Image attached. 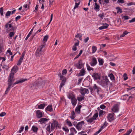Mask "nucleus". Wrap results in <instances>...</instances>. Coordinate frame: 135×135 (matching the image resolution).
<instances>
[{
    "label": "nucleus",
    "mask_w": 135,
    "mask_h": 135,
    "mask_svg": "<svg viewBox=\"0 0 135 135\" xmlns=\"http://www.w3.org/2000/svg\"><path fill=\"white\" fill-rule=\"evenodd\" d=\"M27 80V79H22L17 81L13 83L15 81V79L13 78V74H10L9 78L8 81V87L6 89L5 94H7L10 90L11 88L13 87L14 85L23 82Z\"/></svg>",
    "instance_id": "1"
},
{
    "label": "nucleus",
    "mask_w": 135,
    "mask_h": 135,
    "mask_svg": "<svg viewBox=\"0 0 135 135\" xmlns=\"http://www.w3.org/2000/svg\"><path fill=\"white\" fill-rule=\"evenodd\" d=\"M58 125L57 122L56 121H54L51 124V128H50V124H49L47 126L46 129L47 131L50 132L51 131H52L56 127H57Z\"/></svg>",
    "instance_id": "2"
},
{
    "label": "nucleus",
    "mask_w": 135,
    "mask_h": 135,
    "mask_svg": "<svg viewBox=\"0 0 135 135\" xmlns=\"http://www.w3.org/2000/svg\"><path fill=\"white\" fill-rule=\"evenodd\" d=\"M109 83L110 82L107 76L104 77L100 82V85L105 88L108 87V85Z\"/></svg>",
    "instance_id": "3"
},
{
    "label": "nucleus",
    "mask_w": 135,
    "mask_h": 135,
    "mask_svg": "<svg viewBox=\"0 0 135 135\" xmlns=\"http://www.w3.org/2000/svg\"><path fill=\"white\" fill-rule=\"evenodd\" d=\"M91 92H96L97 94H99V92L101 90V89L96 84H94L92 87H90L89 88Z\"/></svg>",
    "instance_id": "4"
},
{
    "label": "nucleus",
    "mask_w": 135,
    "mask_h": 135,
    "mask_svg": "<svg viewBox=\"0 0 135 135\" xmlns=\"http://www.w3.org/2000/svg\"><path fill=\"white\" fill-rule=\"evenodd\" d=\"M44 46L42 45H41L37 49L35 52V55L37 58H39L40 56L43 54L44 52L42 50V49Z\"/></svg>",
    "instance_id": "5"
},
{
    "label": "nucleus",
    "mask_w": 135,
    "mask_h": 135,
    "mask_svg": "<svg viewBox=\"0 0 135 135\" xmlns=\"http://www.w3.org/2000/svg\"><path fill=\"white\" fill-rule=\"evenodd\" d=\"M58 76L60 77V80H62L61 83L59 86L60 91H61V88L65 85L66 81V78L62 75L61 73H59L58 74Z\"/></svg>",
    "instance_id": "6"
},
{
    "label": "nucleus",
    "mask_w": 135,
    "mask_h": 135,
    "mask_svg": "<svg viewBox=\"0 0 135 135\" xmlns=\"http://www.w3.org/2000/svg\"><path fill=\"white\" fill-rule=\"evenodd\" d=\"M84 123V122L83 121L79 122L75 126L76 128L78 130H80Z\"/></svg>",
    "instance_id": "7"
},
{
    "label": "nucleus",
    "mask_w": 135,
    "mask_h": 135,
    "mask_svg": "<svg viewBox=\"0 0 135 135\" xmlns=\"http://www.w3.org/2000/svg\"><path fill=\"white\" fill-rule=\"evenodd\" d=\"M80 92L81 94L83 95L84 96L86 93H88L89 92L88 90L86 88L81 87L80 89Z\"/></svg>",
    "instance_id": "8"
},
{
    "label": "nucleus",
    "mask_w": 135,
    "mask_h": 135,
    "mask_svg": "<svg viewBox=\"0 0 135 135\" xmlns=\"http://www.w3.org/2000/svg\"><path fill=\"white\" fill-rule=\"evenodd\" d=\"M75 66L78 69H80L82 68L83 66L81 60H79L78 63L75 65Z\"/></svg>",
    "instance_id": "9"
},
{
    "label": "nucleus",
    "mask_w": 135,
    "mask_h": 135,
    "mask_svg": "<svg viewBox=\"0 0 135 135\" xmlns=\"http://www.w3.org/2000/svg\"><path fill=\"white\" fill-rule=\"evenodd\" d=\"M114 113H110L108 114L107 118L110 122L112 121L114 119Z\"/></svg>",
    "instance_id": "10"
},
{
    "label": "nucleus",
    "mask_w": 135,
    "mask_h": 135,
    "mask_svg": "<svg viewBox=\"0 0 135 135\" xmlns=\"http://www.w3.org/2000/svg\"><path fill=\"white\" fill-rule=\"evenodd\" d=\"M97 63V61L96 58L95 57H93L92 61L90 63L91 66H94Z\"/></svg>",
    "instance_id": "11"
},
{
    "label": "nucleus",
    "mask_w": 135,
    "mask_h": 135,
    "mask_svg": "<svg viewBox=\"0 0 135 135\" xmlns=\"http://www.w3.org/2000/svg\"><path fill=\"white\" fill-rule=\"evenodd\" d=\"M85 70L83 68L80 71V72L78 75L79 76H83L85 74Z\"/></svg>",
    "instance_id": "12"
},
{
    "label": "nucleus",
    "mask_w": 135,
    "mask_h": 135,
    "mask_svg": "<svg viewBox=\"0 0 135 135\" xmlns=\"http://www.w3.org/2000/svg\"><path fill=\"white\" fill-rule=\"evenodd\" d=\"M92 76L94 78V79L95 80L99 79L100 78V75L98 73H94Z\"/></svg>",
    "instance_id": "13"
},
{
    "label": "nucleus",
    "mask_w": 135,
    "mask_h": 135,
    "mask_svg": "<svg viewBox=\"0 0 135 135\" xmlns=\"http://www.w3.org/2000/svg\"><path fill=\"white\" fill-rule=\"evenodd\" d=\"M36 116L38 118H40L43 117V113L40 110H38L36 112Z\"/></svg>",
    "instance_id": "14"
},
{
    "label": "nucleus",
    "mask_w": 135,
    "mask_h": 135,
    "mask_svg": "<svg viewBox=\"0 0 135 135\" xmlns=\"http://www.w3.org/2000/svg\"><path fill=\"white\" fill-rule=\"evenodd\" d=\"M71 100V103L73 106H75L76 105L77 103V100L76 99L75 97H73L72 98Z\"/></svg>",
    "instance_id": "15"
},
{
    "label": "nucleus",
    "mask_w": 135,
    "mask_h": 135,
    "mask_svg": "<svg viewBox=\"0 0 135 135\" xmlns=\"http://www.w3.org/2000/svg\"><path fill=\"white\" fill-rule=\"evenodd\" d=\"M112 110L114 112H118L119 110L118 105L117 104L115 105L112 109Z\"/></svg>",
    "instance_id": "16"
},
{
    "label": "nucleus",
    "mask_w": 135,
    "mask_h": 135,
    "mask_svg": "<svg viewBox=\"0 0 135 135\" xmlns=\"http://www.w3.org/2000/svg\"><path fill=\"white\" fill-rule=\"evenodd\" d=\"M49 120V119L42 118L40 119L39 120V122H40L41 124H42L46 122Z\"/></svg>",
    "instance_id": "17"
},
{
    "label": "nucleus",
    "mask_w": 135,
    "mask_h": 135,
    "mask_svg": "<svg viewBox=\"0 0 135 135\" xmlns=\"http://www.w3.org/2000/svg\"><path fill=\"white\" fill-rule=\"evenodd\" d=\"M18 69V67L17 66H14L11 70V73L10 74H13L14 75V73H16L17 72Z\"/></svg>",
    "instance_id": "18"
},
{
    "label": "nucleus",
    "mask_w": 135,
    "mask_h": 135,
    "mask_svg": "<svg viewBox=\"0 0 135 135\" xmlns=\"http://www.w3.org/2000/svg\"><path fill=\"white\" fill-rule=\"evenodd\" d=\"M82 106L79 105L77 106L75 109L76 112L78 114H79L80 112V108Z\"/></svg>",
    "instance_id": "19"
},
{
    "label": "nucleus",
    "mask_w": 135,
    "mask_h": 135,
    "mask_svg": "<svg viewBox=\"0 0 135 135\" xmlns=\"http://www.w3.org/2000/svg\"><path fill=\"white\" fill-rule=\"evenodd\" d=\"M108 24L107 23H105L103 24V26L99 27V29L100 30H102L107 28L108 26Z\"/></svg>",
    "instance_id": "20"
},
{
    "label": "nucleus",
    "mask_w": 135,
    "mask_h": 135,
    "mask_svg": "<svg viewBox=\"0 0 135 135\" xmlns=\"http://www.w3.org/2000/svg\"><path fill=\"white\" fill-rule=\"evenodd\" d=\"M52 105H48L47 107L45 108V110L46 111H49L50 112H52L53 111V108L52 107Z\"/></svg>",
    "instance_id": "21"
},
{
    "label": "nucleus",
    "mask_w": 135,
    "mask_h": 135,
    "mask_svg": "<svg viewBox=\"0 0 135 135\" xmlns=\"http://www.w3.org/2000/svg\"><path fill=\"white\" fill-rule=\"evenodd\" d=\"M70 130L71 132V133L69 135H74V134H75L77 133L74 127L71 128Z\"/></svg>",
    "instance_id": "22"
},
{
    "label": "nucleus",
    "mask_w": 135,
    "mask_h": 135,
    "mask_svg": "<svg viewBox=\"0 0 135 135\" xmlns=\"http://www.w3.org/2000/svg\"><path fill=\"white\" fill-rule=\"evenodd\" d=\"M76 117L75 113L74 111H72L70 114V117L72 119H74Z\"/></svg>",
    "instance_id": "23"
},
{
    "label": "nucleus",
    "mask_w": 135,
    "mask_h": 135,
    "mask_svg": "<svg viewBox=\"0 0 135 135\" xmlns=\"http://www.w3.org/2000/svg\"><path fill=\"white\" fill-rule=\"evenodd\" d=\"M85 98L84 96H81L80 97H77V99L78 101L79 102H81L82 100H83Z\"/></svg>",
    "instance_id": "24"
},
{
    "label": "nucleus",
    "mask_w": 135,
    "mask_h": 135,
    "mask_svg": "<svg viewBox=\"0 0 135 135\" xmlns=\"http://www.w3.org/2000/svg\"><path fill=\"white\" fill-rule=\"evenodd\" d=\"M45 106V104L44 103H43L39 105H38V109H43L44 108Z\"/></svg>",
    "instance_id": "25"
},
{
    "label": "nucleus",
    "mask_w": 135,
    "mask_h": 135,
    "mask_svg": "<svg viewBox=\"0 0 135 135\" xmlns=\"http://www.w3.org/2000/svg\"><path fill=\"white\" fill-rule=\"evenodd\" d=\"M98 61L99 65H103L104 62V60L103 59L99 58L98 59Z\"/></svg>",
    "instance_id": "26"
},
{
    "label": "nucleus",
    "mask_w": 135,
    "mask_h": 135,
    "mask_svg": "<svg viewBox=\"0 0 135 135\" xmlns=\"http://www.w3.org/2000/svg\"><path fill=\"white\" fill-rule=\"evenodd\" d=\"M23 58V57L21 56L20 57V59H19L18 62L17 63V64L18 65H21V63L22 62Z\"/></svg>",
    "instance_id": "27"
},
{
    "label": "nucleus",
    "mask_w": 135,
    "mask_h": 135,
    "mask_svg": "<svg viewBox=\"0 0 135 135\" xmlns=\"http://www.w3.org/2000/svg\"><path fill=\"white\" fill-rule=\"evenodd\" d=\"M109 77L110 78V79L112 80H115V77L114 75L112 73L108 75Z\"/></svg>",
    "instance_id": "28"
},
{
    "label": "nucleus",
    "mask_w": 135,
    "mask_h": 135,
    "mask_svg": "<svg viewBox=\"0 0 135 135\" xmlns=\"http://www.w3.org/2000/svg\"><path fill=\"white\" fill-rule=\"evenodd\" d=\"M66 123L67 124L69 127H71L73 126V124L71 122L69 121L68 119H67L66 120Z\"/></svg>",
    "instance_id": "29"
},
{
    "label": "nucleus",
    "mask_w": 135,
    "mask_h": 135,
    "mask_svg": "<svg viewBox=\"0 0 135 135\" xmlns=\"http://www.w3.org/2000/svg\"><path fill=\"white\" fill-rule=\"evenodd\" d=\"M95 7L94 8V9L96 10L97 11H98L99 10V6L96 3H95Z\"/></svg>",
    "instance_id": "30"
},
{
    "label": "nucleus",
    "mask_w": 135,
    "mask_h": 135,
    "mask_svg": "<svg viewBox=\"0 0 135 135\" xmlns=\"http://www.w3.org/2000/svg\"><path fill=\"white\" fill-rule=\"evenodd\" d=\"M38 80L40 81V84L41 83V86H43L45 84V82L44 81H42L41 82L40 81V80H42V79L41 78H39L38 79Z\"/></svg>",
    "instance_id": "31"
},
{
    "label": "nucleus",
    "mask_w": 135,
    "mask_h": 135,
    "mask_svg": "<svg viewBox=\"0 0 135 135\" xmlns=\"http://www.w3.org/2000/svg\"><path fill=\"white\" fill-rule=\"evenodd\" d=\"M92 52L93 53H94L97 50V48L96 46H92Z\"/></svg>",
    "instance_id": "32"
},
{
    "label": "nucleus",
    "mask_w": 135,
    "mask_h": 135,
    "mask_svg": "<svg viewBox=\"0 0 135 135\" xmlns=\"http://www.w3.org/2000/svg\"><path fill=\"white\" fill-rule=\"evenodd\" d=\"M116 9L117 10V13H118L119 12L122 13V9L120 8L119 7H116Z\"/></svg>",
    "instance_id": "33"
},
{
    "label": "nucleus",
    "mask_w": 135,
    "mask_h": 135,
    "mask_svg": "<svg viewBox=\"0 0 135 135\" xmlns=\"http://www.w3.org/2000/svg\"><path fill=\"white\" fill-rule=\"evenodd\" d=\"M108 123L106 121H105L104 123V125L102 126L100 129H101L102 130L103 128H105L107 126Z\"/></svg>",
    "instance_id": "34"
},
{
    "label": "nucleus",
    "mask_w": 135,
    "mask_h": 135,
    "mask_svg": "<svg viewBox=\"0 0 135 135\" xmlns=\"http://www.w3.org/2000/svg\"><path fill=\"white\" fill-rule=\"evenodd\" d=\"M33 30V29H32L30 32L28 34L27 36L26 37L25 39V40H27L28 37L30 36V35H31L32 31Z\"/></svg>",
    "instance_id": "35"
},
{
    "label": "nucleus",
    "mask_w": 135,
    "mask_h": 135,
    "mask_svg": "<svg viewBox=\"0 0 135 135\" xmlns=\"http://www.w3.org/2000/svg\"><path fill=\"white\" fill-rule=\"evenodd\" d=\"M98 113H96L94 114L93 116L92 117L94 120L96 119V118L98 117Z\"/></svg>",
    "instance_id": "36"
},
{
    "label": "nucleus",
    "mask_w": 135,
    "mask_h": 135,
    "mask_svg": "<svg viewBox=\"0 0 135 135\" xmlns=\"http://www.w3.org/2000/svg\"><path fill=\"white\" fill-rule=\"evenodd\" d=\"M11 12L9 11H8L6 14V16L8 18V17H9L11 14Z\"/></svg>",
    "instance_id": "37"
},
{
    "label": "nucleus",
    "mask_w": 135,
    "mask_h": 135,
    "mask_svg": "<svg viewBox=\"0 0 135 135\" xmlns=\"http://www.w3.org/2000/svg\"><path fill=\"white\" fill-rule=\"evenodd\" d=\"M86 66L88 70L90 71L91 70H93V68H91L90 66L87 64H86Z\"/></svg>",
    "instance_id": "38"
},
{
    "label": "nucleus",
    "mask_w": 135,
    "mask_h": 135,
    "mask_svg": "<svg viewBox=\"0 0 135 135\" xmlns=\"http://www.w3.org/2000/svg\"><path fill=\"white\" fill-rule=\"evenodd\" d=\"M32 130L34 132H36L38 129V128H37L34 126H32Z\"/></svg>",
    "instance_id": "39"
},
{
    "label": "nucleus",
    "mask_w": 135,
    "mask_h": 135,
    "mask_svg": "<svg viewBox=\"0 0 135 135\" xmlns=\"http://www.w3.org/2000/svg\"><path fill=\"white\" fill-rule=\"evenodd\" d=\"M48 38L49 36L48 35H46L44 37L43 39L44 41L45 42H46L47 41V40L48 39Z\"/></svg>",
    "instance_id": "40"
},
{
    "label": "nucleus",
    "mask_w": 135,
    "mask_h": 135,
    "mask_svg": "<svg viewBox=\"0 0 135 135\" xmlns=\"http://www.w3.org/2000/svg\"><path fill=\"white\" fill-rule=\"evenodd\" d=\"M94 120L92 117L90 118L87 120L86 121L88 122L91 123Z\"/></svg>",
    "instance_id": "41"
},
{
    "label": "nucleus",
    "mask_w": 135,
    "mask_h": 135,
    "mask_svg": "<svg viewBox=\"0 0 135 135\" xmlns=\"http://www.w3.org/2000/svg\"><path fill=\"white\" fill-rule=\"evenodd\" d=\"M132 131V130L131 129H130L126 133H125L123 135H129Z\"/></svg>",
    "instance_id": "42"
},
{
    "label": "nucleus",
    "mask_w": 135,
    "mask_h": 135,
    "mask_svg": "<svg viewBox=\"0 0 135 135\" xmlns=\"http://www.w3.org/2000/svg\"><path fill=\"white\" fill-rule=\"evenodd\" d=\"M67 73V71L66 69H64L62 71V74L63 75H65Z\"/></svg>",
    "instance_id": "43"
},
{
    "label": "nucleus",
    "mask_w": 135,
    "mask_h": 135,
    "mask_svg": "<svg viewBox=\"0 0 135 135\" xmlns=\"http://www.w3.org/2000/svg\"><path fill=\"white\" fill-rule=\"evenodd\" d=\"M129 18V17L127 16H124L122 17V18L124 20H128Z\"/></svg>",
    "instance_id": "44"
},
{
    "label": "nucleus",
    "mask_w": 135,
    "mask_h": 135,
    "mask_svg": "<svg viewBox=\"0 0 135 135\" xmlns=\"http://www.w3.org/2000/svg\"><path fill=\"white\" fill-rule=\"evenodd\" d=\"M123 77H124V80H126L128 79L127 74L126 73H124V74Z\"/></svg>",
    "instance_id": "45"
},
{
    "label": "nucleus",
    "mask_w": 135,
    "mask_h": 135,
    "mask_svg": "<svg viewBox=\"0 0 135 135\" xmlns=\"http://www.w3.org/2000/svg\"><path fill=\"white\" fill-rule=\"evenodd\" d=\"M102 2L103 4H105V3H108L109 2V0H105L104 1L102 0Z\"/></svg>",
    "instance_id": "46"
},
{
    "label": "nucleus",
    "mask_w": 135,
    "mask_h": 135,
    "mask_svg": "<svg viewBox=\"0 0 135 135\" xmlns=\"http://www.w3.org/2000/svg\"><path fill=\"white\" fill-rule=\"evenodd\" d=\"M83 79V78H80L79 79V80L78 81V84L79 85L81 83Z\"/></svg>",
    "instance_id": "47"
},
{
    "label": "nucleus",
    "mask_w": 135,
    "mask_h": 135,
    "mask_svg": "<svg viewBox=\"0 0 135 135\" xmlns=\"http://www.w3.org/2000/svg\"><path fill=\"white\" fill-rule=\"evenodd\" d=\"M62 129L67 132H68L69 131V129L67 127H63Z\"/></svg>",
    "instance_id": "48"
},
{
    "label": "nucleus",
    "mask_w": 135,
    "mask_h": 135,
    "mask_svg": "<svg viewBox=\"0 0 135 135\" xmlns=\"http://www.w3.org/2000/svg\"><path fill=\"white\" fill-rule=\"evenodd\" d=\"M15 33L14 32H10L9 34V36L10 37H12L14 35Z\"/></svg>",
    "instance_id": "49"
},
{
    "label": "nucleus",
    "mask_w": 135,
    "mask_h": 135,
    "mask_svg": "<svg viewBox=\"0 0 135 135\" xmlns=\"http://www.w3.org/2000/svg\"><path fill=\"white\" fill-rule=\"evenodd\" d=\"M79 4L80 3H75V6L74 8V9H75L77 8H78V6L79 5Z\"/></svg>",
    "instance_id": "50"
},
{
    "label": "nucleus",
    "mask_w": 135,
    "mask_h": 135,
    "mask_svg": "<svg viewBox=\"0 0 135 135\" xmlns=\"http://www.w3.org/2000/svg\"><path fill=\"white\" fill-rule=\"evenodd\" d=\"M24 129V127L21 126V127L19 131V133H21L22 131Z\"/></svg>",
    "instance_id": "51"
},
{
    "label": "nucleus",
    "mask_w": 135,
    "mask_h": 135,
    "mask_svg": "<svg viewBox=\"0 0 135 135\" xmlns=\"http://www.w3.org/2000/svg\"><path fill=\"white\" fill-rule=\"evenodd\" d=\"M0 13L1 16H3V11L2 7L0 8Z\"/></svg>",
    "instance_id": "52"
},
{
    "label": "nucleus",
    "mask_w": 135,
    "mask_h": 135,
    "mask_svg": "<svg viewBox=\"0 0 135 135\" xmlns=\"http://www.w3.org/2000/svg\"><path fill=\"white\" fill-rule=\"evenodd\" d=\"M106 107V106L103 104H102L100 106V108L102 109H104Z\"/></svg>",
    "instance_id": "53"
},
{
    "label": "nucleus",
    "mask_w": 135,
    "mask_h": 135,
    "mask_svg": "<svg viewBox=\"0 0 135 135\" xmlns=\"http://www.w3.org/2000/svg\"><path fill=\"white\" fill-rule=\"evenodd\" d=\"M6 113L4 112H2L0 114V117H2L5 115Z\"/></svg>",
    "instance_id": "54"
},
{
    "label": "nucleus",
    "mask_w": 135,
    "mask_h": 135,
    "mask_svg": "<svg viewBox=\"0 0 135 135\" xmlns=\"http://www.w3.org/2000/svg\"><path fill=\"white\" fill-rule=\"evenodd\" d=\"M103 110H100L99 111V116L100 117L103 114Z\"/></svg>",
    "instance_id": "55"
},
{
    "label": "nucleus",
    "mask_w": 135,
    "mask_h": 135,
    "mask_svg": "<svg viewBox=\"0 0 135 135\" xmlns=\"http://www.w3.org/2000/svg\"><path fill=\"white\" fill-rule=\"evenodd\" d=\"M49 1L50 3L49 5L51 6L53 4V2H54V0H49Z\"/></svg>",
    "instance_id": "56"
},
{
    "label": "nucleus",
    "mask_w": 135,
    "mask_h": 135,
    "mask_svg": "<svg viewBox=\"0 0 135 135\" xmlns=\"http://www.w3.org/2000/svg\"><path fill=\"white\" fill-rule=\"evenodd\" d=\"M73 97H73L72 95L70 94H69L68 96V98L69 99H71L72 98H73Z\"/></svg>",
    "instance_id": "57"
},
{
    "label": "nucleus",
    "mask_w": 135,
    "mask_h": 135,
    "mask_svg": "<svg viewBox=\"0 0 135 135\" xmlns=\"http://www.w3.org/2000/svg\"><path fill=\"white\" fill-rule=\"evenodd\" d=\"M135 22V18H133L132 20L129 21V23H132Z\"/></svg>",
    "instance_id": "58"
},
{
    "label": "nucleus",
    "mask_w": 135,
    "mask_h": 135,
    "mask_svg": "<svg viewBox=\"0 0 135 135\" xmlns=\"http://www.w3.org/2000/svg\"><path fill=\"white\" fill-rule=\"evenodd\" d=\"M8 67V65H3V66H2V68H3L6 69H7Z\"/></svg>",
    "instance_id": "59"
},
{
    "label": "nucleus",
    "mask_w": 135,
    "mask_h": 135,
    "mask_svg": "<svg viewBox=\"0 0 135 135\" xmlns=\"http://www.w3.org/2000/svg\"><path fill=\"white\" fill-rule=\"evenodd\" d=\"M78 42H77L75 43L74 46H79V41L78 40H77Z\"/></svg>",
    "instance_id": "60"
},
{
    "label": "nucleus",
    "mask_w": 135,
    "mask_h": 135,
    "mask_svg": "<svg viewBox=\"0 0 135 135\" xmlns=\"http://www.w3.org/2000/svg\"><path fill=\"white\" fill-rule=\"evenodd\" d=\"M134 4L133 2H130L127 3V5L128 6H130Z\"/></svg>",
    "instance_id": "61"
},
{
    "label": "nucleus",
    "mask_w": 135,
    "mask_h": 135,
    "mask_svg": "<svg viewBox=\"0 0 135 135\" xmlns=\"http://www.w3.org/2000/svg\"><path fill=\"white\" fill-rule=\"evenodd\" d=\"M89 37H87L84 40V42L85 43L87 42L89 40Z\"/></svg>",
    "instance_id": "62"
},
{
    "label": "nucleus",
    "mask_w": 135,
    "mask_h": 135,
    "mask_svg": "<svg viewBox=\"0 0 135 135\" xmlns=\"http://www.w3.org/2000/svg\"><path fill=\"white\" fill-rule=\"evenodd\" d=\"M21 18V16H17L15 18L16 21H17L18 19H20Z\"/></svg>",
    "instance_id": "63"
},
{
    "label": "nucleus",
    "mask_w": 135,
    "mask_h": 135,
    "mask_svg": "<svg viewBox=\"0 0 135 135\" xmlns=\"http://www.w3.org/2000/svg\"><path fill=\"white\" fill-rule=\"evenodd\" d=\"M104 13H103L102 14H99L98 15L101 18L103 19V17L104 16Z\"/></svg>",
    "instance_id": "64"
}]
</instances>
